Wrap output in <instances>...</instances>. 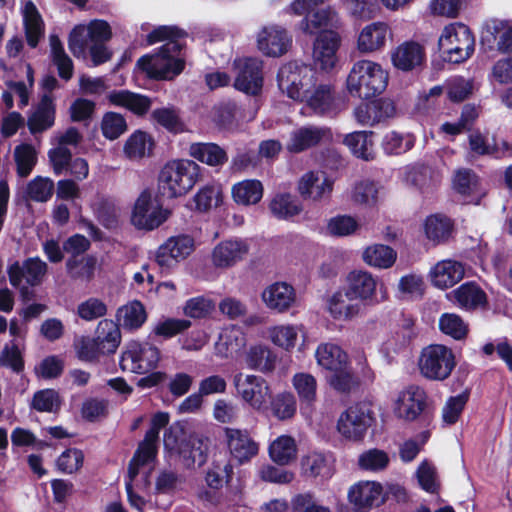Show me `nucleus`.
I'll list each match as a JSON object with an SVG mask.
<instances>
[{
  "label": "nucleus",
  "instance_id": "4be33fe9",
  "mask_svg": "<svg viewBox=\"0 0 512 512\" xmlns=\"http://www.w3.org/2000/svg\"><path fill=\"white\" fill-rule=\"evenodd\" d=\"M341 38L336 31L320 33L313 44V59L321 70L330 71L337 62Z\"/></svg>",
  "mask_w": 512,
  "mask_h": 512
},
{
  "label": "nucleus",
  "instance_id": "72a5a7b5",
  "mask_svg": "<svg viewBox=\"0 0 512 512\" xmlns=\"http://www.w3.org/2000/svg\"><path fill=\"white\" fill-rule=\"evenodd\" d=\"M447 297L465 310H474L486 303L485 292L473 282L462 284L447 294Z\"/></svg>",
  "mask_w": 512,
  "mask_h": 512
},
{
  "label": "nucleus",
  "instance_id": "c85d7f7f",
  "mask_svg": "<svg viewBox=\"0 0 512 512\" xmlns=\"http://www.w3.org/2000/svg\"><path fill=\"white\" fill-rule=\"evenodd\" d=\"M291 38L278 26L264 27L257 37L258 49L268 56H281L287 52Z\"/></svg>",
  "mask_w": 512,
  "mask_h": 512
},
{
  "label": "nucleus",
  "instance_id": "412c9836",
  "mask_svg": "<svg viewBox=\"0 0 512 512\" xmlns=\"http://www.w3.org/2000/svg\"><path fill=\"white\" fill-rule=\"evenodd\" d=\"M47 269V263L39 257L28 258L22 264L15 262L8 269L9 281L14 287H19L23 280L37 286L43 282Z\"/></svg>",
  "mask_w": 512,
  "mask_h": 512
},
{
  "label": "nucleus",
  "instance_id": "e2e57ef3",
  "mask_svg": "<svg viewBox=\"0 0 512 512\" xmlns=\"http://www.w3.org/2000/svg\"><path fill=\"white\" fill-rule=\"evenodd\" d=\"M414 145L411 134H400L395 131L387 133L382 140V147L387 154H402Z\"/></svg>",
  "mask_w": 512,
  "mask_h": 512
},
{
  "label": "nucleus",
  "instance_id": "ddd939ff",
  "mask_svg": "<svg viewBox=\"0 0 512 512\" xmlns=\"http://www.w3.org/2000/svg\"><path fill=\"white\" fill-rule=\"evenodd\" d=\"M160 360L159 350L149 344L131 342L120 358V367L124 372L144 374L156 368Z\"/></svg>",
  "mask_w": 512,
  "mask_h": 512
},
{
  "label": "nucleus",
  "instance_id": "20e7f679",
  "mask_svg": "<svg viewBox=\"0 0 512 512\" xmlns=\"http://www.w3.org/2000/svg\"><path fill=\"white\" fill-rule=\"evenodd\" d=\"M388 84V73L370 60L355 62L348 74L346 87L350 95L368 99L382 93Z\"/></svg>",
  "mask_w": 512,
  "mask_h": 512
},
{
  "label": "nucleus",
  "instance_id": "5fc2aeb1",
  "mask_svg": "<svg viewBox=\"0 0 512 512\" xmlns=\"http://www.w3.org/2000/svg\"><path fill=\"white\" fill-rule=\"evenodd\" d=\"M50 49L53 63L57 66L59 76L69 80L73 75V62L66 54L64 47L57 35H50Z\"/></svg>",
  "mask_w": 512,
  "mask_h": 512
},
{
  "label": "nucleus",
  "instance_id": "f3484780",
  "mask_svg": "<svg viewBox=\"0 0 512 512\" xmlns=\"http://www.w3.org/2000/svg\"><path fill=\"white\" fill-rule=\"evenodd\" d=\"M332 140L330 128L307 125L293 130L286 143V149L291 153H300L319 144Z\"/></svg>",
  "mask_w": 512,
  "mask_h": 512
},
{
  "label": "nucleus",
  "instance_id": "2f4dec72",
  "mask_svg": "<svg viewBox=\"0 0 512 512\" xmlns=\"http://www.w3.org/2000/svg\"><path fill=\"white\" fill-rule=\"evenodd\" d=\"M292 385L298 395L301 412L304 415H311L317 399L316 378L309 373H296L292 378Z\"/></svg>",
  "mask_w": 512,
  "mask_h": 512
},
{
  "label": "nucleus",
  "instance_id": "052dcab7",
  "mask_svg": "<svg viewBox=\"0 0 512 512\" xmlns=\"http://www.w3.org/2000/svg\"><path fill=\"white\" fill-rule=\"evenodd\" d=\"M389 463L390 457L387 452L376 448L363 452L358 458L359 467L371 472L383 471Z\"/></svg>",
  "mask_w": 512,
  "mask_h": 512
},
{
  "label": "nucleus",
  "instance_id": "a19ab883",
  "mask_svg": "<svg viewBox=\"0 0 512 512\" xmlns=\"http://www.w3.org/2000/svg\"><path fill=\"white\" fill-rule=\"evenodd\" d=\"M55 120V106L51 96L45 94L35 111L28 119L31 133L42 132L53 126Z\"/></svg>",
  "mask_w": 512,
  "mask_h": 512
},
{
  "label": "nucleus",
  "instance_id": "393cba45",
  "mask_svg": "<svg viewBox=\"0 0 512 512\" xmlns=\"http://www.w3.org/2000/svg\"><path fill=\"white\" fill-rule=\"evenodd\" d=\"M261 299L268 309L277 313H284L294 305L296 292L286 282H275L263 290Z\"/></svg>",
  "mask_w": 512,
  "mask_h": 512
},
{
  "label": "nucleus",
  "instance_id": "39448f33",
  "mask_svg": "<svg viewBox=\"0 0 512 512\" xmlns=\"http://www.w3.org/2000/svg\"><path fill=\"white\" fill-rule=\"evenodd\" d=\"M438 46L445 61L458 64L468 60L474 53L475 38L468 26L455 22L444 27Z\"/></svg>",
  "mask_w": 512,
  "mask_h": 512
},
{
  "label": "nucleus",
  "instance_id": "e433bc0d",
  "mask_svg": "<svg viewBox=\"0 0 512 512\" xmlns=\"http://www.w3.org/2000/svg\"><path fill=\"white\" fill-rule=\"evenodd\" d=\"M188 154L195 160L208 166L218 167L224 165L228 156L226 151L216 143H192L189 146Z\"/></svg>",
  "mask_w": 512,
  "mask_h": 512
},
{
  "label": "nucleus",
  "instance_id": "473e14b6",
  "mask_svg": "<svg viewBox=\"0 0 512 512\" xmlns=\"http://www.w3.org/2000/svg\"><path fill=\"white\" fill-rule=\"evenodd\" d=\"M107 100L110 105L123 107L136 115H144L151 107V100L141 94L128 90H114L108 93Z\"/></svg>",
  "mask_w": 512,
  "mask_h": 512
},
{
  "label": "nucleus",
  "instance_id": "c03bdc74",
  "mask_svg": "<svg viewBox=\"0 0 512 512\" xmlns=\"http://www.w3.org/2000/svg\"><path fill=\"white\" fill-rule=\"evenodd\" d=\"M363 261L370 267L387 269L393 266L397 259L396 251L390 246L374 244L366 247L362 254Z\"/></svg>",
  "mask_w": 512,
  "mask_h": 512
},
{
  "label": "nucleus",
  "instance_id": "338daca9",
  "mask_svg": "<svg viewBox=\"0 0 512 512\" xmlns=\"http://www.w3.org/2000/svg\"><path fill=\"white\" fill-rule=\"evenodd\" d=\"M378 189L373 182L364 180L356 183L351 192V200L358 205L373 206L377 203Z\"/></svg>",
  "mask_w": 512,
  "mask_h": 512
},
{
  "label": "nucleus",
  "instance_id": "bf43d9fd",
  "mask_svg": "<svg viewBox=\"0 0 512 512\" xmlns=\"http://www.w3.org/2000/svg\"><path fill=\"white\" fill-rule=\"evenodd\" d=\"M14 159L18 176L25 178L32 172L37 162V152L30 144H21L14 149Z\"/></svg>",
  "mask_w": 512,
  "mask_h": 512
},
{
  "label": "nucleus",
  "instance_id": "7ed1b4c3",
  "mask_svg": "<svg viewBox=\"0 0 512 512\" xmlns=\"http://www.w3.org/2000/svg\"><path fill=\"white\" fill-rule=\"evenodd\" d=\"M200 166L190 159H173L164 164L158 176L163 196L177 198L187 194L198 182Z\"/></svg>",
  "mask_w": 512,
  "mask_h": 512
},
{
  "label": "nucleus",
  "instance_id": "37998d69",
  "mask_svg": "<svg viewBox=\"0 0 512 512\" xmlns=\"http://www.w3.org/2000/svg\"><path fill=\"white\" fill-rule=\"evenodd\" d=\"M23 21L27 43L31 48H35L44 35V22L31 1L24 6Z\"/></svg>",
  "mask_w": 512,
  "mask_h": 512
},
{
  "label": "nucleus",
  "instance_id": "ea45409f",
  "mask_svg": "<svg viewBox=\"0 0 512 512\" xmlns=\"http://www.w3.org/2000/svg\"><path fill=\"white\" fill-rule=\"evenodd\" d=\"M264 188L256 179H246L235 183L231 188L232 198L235 203L243 206L255 205L263 197Z\"/></svg>",
  "mask_w": 512,
  "mask_h": 512
},
{
  "label": "nucleus",
  "instance_id": "cd10ccee",
  "mask_svg": "<svg viewBox=\"0 0 512 512\" xmlns=\"http://www.w3.org/2000/svg\"><path fill=\"white\" fill-rule=\"evenodd\" d=\"M383 487L374 481L359 482L352 486L348 493L351 504L359 512H367L374 505L383 501Z\"/></svg>",
  "mask_w": 512,
  "mask_h": 512
},
{
  "label": "nucleus",
  "instance_id": "9d476101",
  "mask_svg": "<svg viewBox=\"0 0 512 512\" xmlns=\"http://www.w3.org/2000/svg\"><path fill=\"white\" fill-rule=\"evenodd\" d=\"M317 79L313 68L305 64L290 62L283 65L278 72V86L283 93L293 100L300 101Z\"/></svg>",
  "mask_w": 512,
  "mask_h": 512
},
{
  "label": "nucleus",
  "instance_id": "49530a36",
  "mask_svg": "<svg viewBox=\"0 0 512 512\" xmlns=\"http://www.w3.org/2000/svg\"><path fill=\"white\" fill-rule=\"evenodd\" d=\"M246 344V337L235 325L225 328L215 344L216 353L222 357L241 350Z\"/></svg>",
  "mask_w": 512,
  "mask_h": 512
},
{
  "label": "nucleus",
  "instance_id": "9b49d317",
  "mask_svg": "<svg viewBox=\"0 0 512 512\" xmlns=\"http://www.w3.org/2000/svg\"><path fill=\"white\" fill-rule=\"evenodd\" d=\"M169 215L170 211L159 205L149 190H144L134 203L131 223L137 229L150 231L164 223Z\"/></svg>",
  "mask_w": 512,
  "mask_h": 512
},
{
  "label": "nucleus",
  "instance_id": "79ce46f5",
  "mask_svg": "<svg viewBox=\"0 0 512 512\" xmlns=\"http://www.w3.org/2000/svg\"><path fill=\"white\" fill-rule=\"evenodd\" d=\"M94 338L105 354H113L120 345L121 331L113 320L102 319L96 327Z\"/></svg>",
  "mask_w": 512,
  "mask_h": 512
},
{
  "label": "nucleus",
  "instance_id": "0eeeda50",
  "mask_svg": "<svg viewBox=\"0 0 512 512\" xmlns=\"http://www.w3.org/2000/svg\"><path fill=\"white\" fill-rule=\"evenodd\" d=\"M456 361L452 350L441 344H431L422 349L418 367L422 376L430 380L442 381L447 379Z\"/></svg>",
  "mask_w": 512,
  "mask_h": 512
},
{
  "label": "nucleus",
  "instance_id": "8fccbe9b",
  "mask_svg": "<svg viewBox=\"0 0 512 512\" xmlns=\"http://www.w3.org/2000/svg\"><path fill=\"white\" fill-rule=\"evenodd\" d=\"M372 135L367 131L352 132L345 136L344 144L357 158L368 161L374 158Z\"/></svg>",
  "mask_w": 512,
  "mask_h": 512
},
{
  "label": "nucleus",
  "instance_id": "f03ea898",
  "mask_svg": "<svg viewBox=\"0 0 512 512\" xmlns=\"http://www.w3.org/2000/svg\"><path fill=\"white\" fill-rule=\"evenodd\" d=\"M164 447L172 454H176L184 466L201 467L207 462L210 441L200 434L187 435L184 426L173 423L164 433Z\"/></svg>",
  "mask_w": 512,
  "mask_h": 512
},
{
  "label": "nucleus",
  "instance_id": "bb28decb",
  "mask_svg": "<svg viewBox=\"0 0 512 512\" xmlns=\"http://www.w3.org/2000/svg\"><path fill=\"white\" fill-rule=\"evenodd\" d=\"M341 25L338 13L332 8L327 7L306 14L300 21V30L309 35H318L324 31H334Z\"/></svg>",
  "mask_w": 512,
  "mask_h": 512
},
{
  "label": "nucleus",
  "instance_id": "69168bd1",
  "mask_svg": "<svg viewBox=\"0 0 512 512\" xmlns=\"http://www.w3.org/2000/svg\"><path fill=\"white\" fill-rule=\"evenodd\" d=\"M269 402H271L273 414L280 420L289 419L296 413V400L290 392L279 393Z\"/></svg>",
  "mask_w": 512,
  "mask_h": 512
},
{
  "label": "nucleus",
  "instance_id": "680f3d73",
  "mask_svg": "<svg viewBox=\"0 0 512 512\" xmlns=\"http://www.w3.org/2000/svg\"><path fill=\"white\" fill-rule=\"evenodd\" d=\"M439 328L455 340H461L468 333V325L464 320L455 313H444L439 319Z\"/></svg>",
  "mask_w": 512,
  "mask_h": 512
},
{
  "label": "nucleus",
  "instance_id": "4c0bfd02",
  "mask_svg": "<svg viewBox=\"0 0 512 512\" xmlns=\"http://www.w3.org/2000/svg\"><path fill=\"white\" fill-rule=\"evenodd\" d=\"M245 361L250 369L270 373L276 367L277 355L269 346L255 344L248 349Z\"/></svg>",
  "mask_w": 512,
  "mask_h": 512
},
{
  "label": "nucleus",
  "instance_id": "4468645a",
  "mask_svg": "<svg viewBox=\"0 0 512 512\" xmlns=\"http://www.w3.org/2000/svg\"><path fill=\"white\" fill-rule=\"evenodd\" d=\"M112 36L109 24L104 20H93L88 26L78 25L69 35L68 46L76 58L84 57L91 43H104Z\"/></svg>",
  "mask_w": 512,
  "mask_h": 512
},
{
  "label": "nucleus",
  "instance_id": "423d86ee",
  "mask_svg": "<svg viewBox=\"0 0 512 512\" xmlns=\"http://www.w3.org/2000/svg\"><path fill=\"white\" fill-rule=\"evenodd\" d=\"M345 283L348 295L361 302L364 308L376 306L388 300L385 284L366 270H352L347 274Z\"/></svg>",
  "mask_w": 512,
  "mask_h": 512
},
{
  "label": "nucleus",
  "instance_id": "b1692460",
  "mask_svg": "<svg viewBox=\"0 0 512 512\" xmlns=\"http://www.w3.org/2000/svg\"><path fill=\"white\" fill-rule=\"evenodd\" d=\"M392 31L386 22L376 21L362 28L357 38V49L364 54L373 53L384 48Z\"/></svg>",
  "mask_w": 512,
  "mask_h": 512
},
{
  "label": "nucleus",
  "instance_id": "603ef678",
  "mask_svg": "<svg viewBox=\"0 0 512 512\" xmlns=\"http://www.w3.org/2000/svg\"><path fill=\"white\" fill-rule=\"evenodd\" d=\"M412 338V331L407 327L396 328L391 331L382 342L380 351L386 357H393L407 347Z\"/></svg>",
  "mask_w": 512,
  "mask_h": 512
},
{
  "label": "nucleus",
  "instance_id": "1a4fd4ad",
  "mask_svg": "<svg viewBox=\"0 0 512 512\" xmlns=\"http://www.w3.org/2000/svg\"><path fill=\"white\" fill-rule=\"evenodd\" d=\"M314 114L319 116H335L345 107L344 101L336 92L335 86L318 78L312 87L300 99Z\"/></svg>",
  "mask_w": 512,
  "mask_h": 512
},
{
  "label": "nucleus",
  "instance_id": "58836bf2",
  "mask_svg": "<svg viewBox=\"0 0 512 512\" xmlns=\"http://www.w3.org/2000/svg\"><path fill=\"white\" fill-rule=\"evenodd\" d=\"M159 435L151 430L145 434L144 440L140 443L137 451L129 463V475L131 479L139 473L140 467L149 464L156 457L157 441Z\"/></svg>",
  "mask_w": 512,
  "mask_h": 512
},
{
  "label": "nucleus",
  "instance_id": "a18cd8bd",
  "mask_svg": "<svg viewBox=\"0 0 512 512\" xmlns=\"http://www.w3.org/2000/svg\"><path fill=\"white\" fill-rule=\"evenodd\" d=\"M269 456L278 465H288L296 459L297 445L293 437L281 435L269 445Z\"/></svg>",
  "mask_w": 512,
  "mask_h": 512
},
{
  "label": "nucleus",
  "instance_id": "3c124183",
  "mask_svg": "<svg viewBox=\"0 0 512 512\" xmlns=\"http://www.w3.org/2000/svg\"><path fill=\"white\" fill-rule=\"evenodd\" d=\"M302 473L307 477H324L332 475V466L328 457L322 453L312 452L301 459Z\"/></svg>",
  "mask_w": 512,
  "mask_h": 512
},
{
  "label": "nucleus",
  "instance_id": "6ab92c4d",
  "mask_svg": "<svg viewBox=\"0 0 512 512\" xmlns=\"http://www.w3.org/2000/svg\"><path fill=\"white\" fill-rule=\"evenodd\" d=\"M334 180L323 171H308L298 182V192L303 199L321 202L331 196Z\"/></svg>",
  "mask_w": 512,
  "mask_h": 512
},
{
  "label": "nucleus",
  "instance_id": "f257e3e1",
  "mask_svg": "<svg viewBox=\"0 0 512 512\" xmlns=\"http://www.w3.org/2000/svg\"><path fill=\"white\" fill-rule=\"evenodd\" d=\"M185 32L175 26H159L148 36L149 45L160 41H166L159 48L157 53L142 56L138 62V67L143 70L148 77L154 79L170 80L180 74L184 69V62L178 57L183 44L181 39Z\"/></svg>",
  "mask_w": 512,
  "mask_h": 512
},
{
  "label": "nucleus",
  "instance_id": "0e129e2a",
  "mask_svg": "<svg viewBox=\"0 0 512 512\" xmlns=\"http://www.w3.org/2000/svg\"><path fill=\"white\" fill-rule=\"evenodd\" d=\"M127 130L125 118L116 112H107L101 120V131L103 136L109 140L119 138Z\"/></svg>",
  "mask_w": 512,
  "mask_h": 512
},
{
  "label": "nucleus",
  "instance_id": "c756f323",
  "mask_svg": "<svg viewBox=\"0 0 512 512\" xmlns=\"http://www.w3.org/2000/svg\"><path fill=\"white\" fill-rule=\"evenodd\" d=\"M425 48L415 41H405L398 45L391 53L394 67L402 71H411L425 61Z\"/></svg>",
  "mask_w": 512,
  "mask_h": 512
},
{
  "label": "nucleus",
  "instance_id": "6e6552de",
  "mask_svg": "<svg viewBox=\"0 0 512 512\" xmlns=\"http://www.w3.org/2000/svg\"><path fill=\"white\" fill-rule=\"evenodd\" d=\"M373 421L372 402L368 400L360 401L341 413L337 421V431L347 440L360 441L364 438Z\"/></svg>",
  "mask_w": 512,
  "mask_h": 512
},
{
  "label": "nucleus",
  "instance_id": "864d4df0",
  "mask_svg": "<svg viewBox=\"0 0 512 512\" xmlns=\"http://www.w3.org/2000/svg\"><path fill=\"white\" fill-rule=\"evenodd\" d=\"M117 317L124 328L137 329L146 321L147 315L141 302L132 301L118 309Z\"/></svg>",
  "mask_w": 512,
  "mask_h": 512
},
{
  "label": "nucleus",
  "instance_id": "6e6d98bb",
  "mask_svg": "<svg viewBox=\"0 0 512 512\" xmlns=\"http://www.w3.org/2000/svg\"><path fill=\"white\" fill-rule=\"evenodd\" d=\"M424 230L429 240L434 243H440L450 236L452 223L449 218L435 214L427 217Z\"/></svg>",
  "mask_w": 512,
  "mask_h": 512
},
{
  "label": "nucleus",
  "instance_id": "4d7b16f0",
  "mask_svg": "<svg viewBox=\"0 0 512 512\" xmlns=\"http://www.w3.org/2000/svg\"><path fill=\"white\" fill-rule=\"evenodd\" d=\"M486 33L497 41V48L501 52L512 51V22L491 20L486 25Z\"/></svg>",
  "mask_w": 512,
  "mask_h": 512
},
{
  "label": "nucleus",
  "instance_id": "f8f14e48",
  "mask_svg": "<svg viewBox=\"0 0 512 512\" xmlns=\"http://www.w3.org/2000/svg\"><path fill=\"white\" fill-rule=\"evenodd\" d=\"M238 395L252 409L262 411L271 400V391L267 381L256 375L238 373L233 379Z\"/></svg>",
  "mask_w": 512,
  "mask_h": 512
},
{
  "label": "nucleus",
  "instance_id": "aec40b11",
  "mask_svg": "<svg viewBox=\"0 0 512 512\" xmlns=\"http://www.w3.org/2000/svg\"><path fill=\"white\" fill-rule=\"evenodd\" d=\"M224 435L230 455L239 464L249 462L258 454L259 445L247 430L226 427Z\"/></svg>",
  "mask_w": 512,
  "mask_h": 512
},
{
  "label": "nucleus",
  "instance_id": "09e8293b",
  "mask_svg": "<svg viewBox=\"0 0 512 512\" xmlns=\"http://www.w3.org/2000/svg\"><path fill=\"white\" fill-rule=\"evenodd\" d=\"M154 141L143 131H136L129 136L124 145V154L131 160H139L152 154Z\"/></svg>",
  "mask_w": 512,
  "mask_h": 512
},
{
  "label": "nucleus",
  "instance_id": "f704fd0d",
  "mask_svg": "<svg viewBox=\"0 0 512 512\" xmlns=\"http://www.w3.org/2000/svg\"><path fill=\"white\" fill-rule=\"evenodd\" d=\"M317 364L327 371H339L348 365V355L333 343H322L315 351Z\"/></svg>",
  "mask_w": 512,
  "mask_h": 512
},
{
  "label": "nucleus",
  "instance_id": "2eb2a0df",
  "mask_svg": "<svg viewBox=\"0 0 512 512\" xmlns=\"http://www.w3.org/2000/svg\"><path fill=\"white\" fill-rule=\"evenodd\" d=\"M194 250L195 241L190 235L172 236L158 248L155 260L159 267L169 270L186 259Z\"/></svg>",
  "mask_w": 512,
  "mask_h": 512
},
{
  "label": "nucleus",
  "instance_id": "c9c22d12",
  "mask_svg": "<svg viewBox=\"0 0 512 512\" xmlns=\"http://www.w3.org/2000/svg\"><path fill=\"white\" fill-rule=\"evenodd\" d=\"M300 333L304 335L303 326L295 324L273 325L267 329L271 343L287 352L296 347Z\"/></svg>",
  "mask_w": 512,
  "mask_h": 512
},
{
  "label": "nucleus",
  "instance_id": "7c9ffc66",
  "mask_svg": "<svg viewBox=\"0 0 512 512\" xmlns=\"http://www.w3.org/2000/svg\"><path fill=\"white\" fill-rule=\"evenodd\" d=\"M464 273V267L460 262L447 259L436 263L429 275L435 287L447 289L462 280Z\"/></svg>",
  "mask_w": 512,
  "mask_h": 512
},
{
  "label": "nucleus",
  "instance_id": "a211bd4d",
  "mask_svg": "<svg viewBox=\"0 0 512 512\" xmlns=\"http://www.w3.org/2000/svg\"><path fill=\"white\" fill-rule=\"evenodd\" d=\"M427 395L423 388L410 385L399 392L395 401V415L406 421L417 419L426 407Z\"/></svg>",
  "mask_w": 512,
  "mask_h": 512
},
{
  "label": "nucleus",
  "instance_id": "774afa93",
  "mask_svg": "<svg viewBox=\"0 0 512 512\" xmlns=\"http://www.w3.org/2000/svg\"><path fill=\"white\" fill-rule=\"evenodd\" d=\"M53 189L54 183L51 179L37 176L28 183L26 194L33 201L46 202L51 198Z\"/></svg>",
  "mask_w": 512,
  "mask_h": 512
},
{
  "label": "nucleus",
  "instance_id": "de8ad7c7",
  "mask_svg": "<svg viewBox=\"0 0 512 512\" xmlns=\"http://www.w3.org/2000/svg\"><path fill=\"white\" fill-rule=\"evenodd\" d=\"M455 190L463 196L473 199L469 202L479 203L480 198L484 195V191L480 189V183L477 175L469 169H462L456 172L453 180Z\"/></svg>",
  "mask_w": 512,
  "mask_h": 512
},
{
  "label": "nucleus",
  "instance_id": "5701e85b",
  "mask_svg": "<svg viewBox=\"0 0 512 512\" xmlns=\"http://www.w3.org/2000/svg\"><path fill=\"white\" fill-rule=\"evenodd\" d=\"M249 252V244L243 239H228L218 243L212 250L211 260L216 268H230L243 260Z\"/></svg>",
  "mask_w": 512,
  "mask_h": 512
},
{
  "label": "nucleus",
  "instance_id": "13d9d810",
  "mask_svg": "<svg viewBox=\"0 0 512 512\" xmlns=\"http://www.w3.org/2000/svg\"><path fill=\"white\" fill-rule=\"evenodd\" d=\"M271 213L279 219H287L298 215L302 208L290 194H278L270 202Z\"/></svg>",
  "mask_w": 512,
  "mask_h": 512
},
{
  "label": "nucleus",
  "instance_id": "a878e982",
  "mask_svg": "<svg viewBox=\"0 0 512 512\" xmlns=\"http://www.w3.org/2000/svg\"><path fill=\"white\" fill-rule=\"evenodd\" d=\"M327 309L330 316L338 321H350L364 311L361 302L348 295L345 288L332 294L327 301Z\"/></svg>",
  "mask_w": 512,
  "mask_h": 512
},
{
  "label": "nucleus",
  "instance_id": "dca6fc26",
  "mask_svg": "<svg viewBox=\"0 0 512 512\" xmlns=\"http://www.w3.org/2000/svg\"><path fill=\"white\" fill-rule=\"evenodd\" d=\"M237 74L234 87L246 94L257 95L263 85L262 61L257 58H239L234 61Z\"/></svg>",
  "mask_w": 512,
  "mask_h": 512
}]
</instances>
